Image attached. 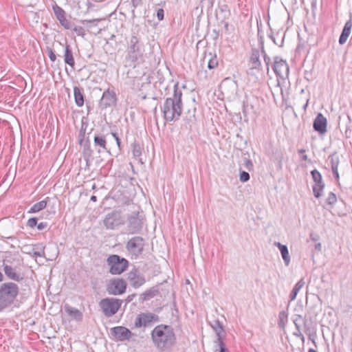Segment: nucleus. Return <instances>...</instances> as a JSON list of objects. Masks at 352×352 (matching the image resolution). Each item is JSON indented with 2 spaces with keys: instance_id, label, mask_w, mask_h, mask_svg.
<instances>
[{
  "instance_id": "f257e3e1",
  "label": "nucleus",
  "mask_w": 352,
  "mask_h": 352,
  "mask_svg": "<svg viewBox=\"0 0 352 352\" xmlns=\"http://www.w3.org/2000/svg\"><path fill=\"white\" fill-rule=\"evenodd\" d=\"M154 346L160 352L170 351L176 342V336L170 326L160 324L151 333Z\"/></svg>"
},
{
  "instance_id": "f03ea898",
  "label": "nucleus",
  "mask_w": 352,
  "mask_h": 352,
  "mask_svg": "<svg viewBox=\"0 0 352 352\" xmlns=\"http://www.w3.org/2000/svg\"><path fill=\"white\" fill-rule=\"evenodd\" d=\"M182 91L179 89V83L174 85L173 94L171 97L167 98L161 110L163 113L164 118L167 122H172L179 119L182 113Z\"/></svg>"
},
{
  "instance_id": "7ed1b4c3",
  "label": "nucleus",
  "mask_w": 352,
  "mask_h": 352,
  "mask_svg": "<svg viewBox=\"0 0 352 352\" xmlns=\"http://www.w3.org/2000/svg\"><path fill=\"white\" fill-rule=\"evenodd\" d=\"M125 60L131 65L141 58L144 52V46L140 38L133 35L127 42Z\"/></svg>"
},
{
  "instance_id": "20e7f679",
  "label": "nucleus",
  "mask_w": 352,
  "mask_h": 352,
  "mask_svg": "<svg viewBox=\"0 0 352 352\" xmlns=\"http://www.w3.org/2000/svg\"><path fill=\"white\" fill-rule=\"evenodd\" d=\"M19 294L18 285L12 282L3 283L0 286V311L10 306Z\"/></svg>"
},
{
  "instance_id": "39448f33",
  "label": "nucleus",
  "mask_w": 352,
  "mask_h": 352,
  "mask_svg": "<svg viewBox=\"0 0 352 352\" xmlns=\"http://www.w3.org/2000/svg\"><path fill=\"white\" fill-rule=\"evenodd\" d=\"M109 267V273L118 275L124 272L129 266V261L119 255L111 254L107 259Z\"/></svg>"
},
{
  "instance_id": "423d86ee",
  "label": "nucleus",
  "mask_w": 352,
  "mask_h": 352,
  "mask_svg": "<svg viewBox=\"0 0 352 352\" xmlns=\"http://www.w3.org/2000/svg\"><path fill=\"white\" fill-rule=\"evenodd\" d=\"M122 301L118 298H106L99 302V307L106 317H111L120 309Z\"/></svg>"
},
{
  "instance_id": "0eeeda50",
  "label": "nucleus",
  "mask_w": 352,
  "mask_h": 352,
  "mask_svg": "<svg viewBox=\"0 0 352 352\" xmlns=\"http://www.w3.org/2000/svg\"><path fill=\"white\" fill-rule=\"evenodd\" d=\"M144 216L139 212H133L127 218V229L130 234L139 233L143 227Z\"/></svg>"
},
{
  "instance_id": "6e6552de",
  "label": "nucleus",
  "mask_w": 352,
  "mask_h": 352,
  "mask_svg": "<svg viewBox=\"0 0 352 352\" xmlns=\"http://www.w3.org/2000/svg\"><path fill=\"white\" fill-rule=\"evenodd\" d=\"M144 248V239L142 236H133L126 244V250L136 256L140 255Z\"/></svg>"
},
{
  "instance_id": "1a4fd4ad",
  "label": "nucleus",
  "mask_w": 352,
  "mask_h": 352,
  "mask_svg": "<svg viewBox=\"0 0 352 352\" xmlns=\"http://www.w3.org/2000/svg\"><path fill=\"white\" fill-rule=\"evenodd\" d=\"M103 223L105 228L109 230H113L116 227L123 225L124 221L120 212L114 210L108 213L103 220Z\"/></svg>"
},
{
  "instance_id": "9d476101",
  "label": "nucleus",
  "mask_w": 352,
  "mask_h": 352,
  "mask_svg": "<svg viewBox=\"0 0 352 352\" xmlns=\"http://www.w3.org/2000/svg\"><path fill=\"white\" fill-rule=\"evenodd\" d=\"M272 69L276 74L277 77L282 79L288 78L289 68L286 60L282 59L278 56H276L274 60Z\"/></svg>"
},
{
  "instance_id": "9b49d317",
  "label": "nucleus",
  "mask_w": 352,
  "mask_h": 352,
  "mask_svg": "<svg viewBox=\"0 0 352 352\" xmlns=\"http://www.w3.org/2000/svg\"><path fill=\"white\" fill-rule=\"evenodd\" d=\"M126 283L122 278H113L107 285V292L111 295H120L125 292Z\"/></svg>"
},
{
  "instance_id": "f8f14e48",
  "label": "nucleus",
  "mask_w": 352,
  "mask_h": 352,
  "mask_svg": "<svg viewBox=\"0 0 352 352\" xmlns=\"http://www.w3.org/2000/svg\"><path fill=\"white\" fill-rule=\"evenodd\" d=\"M159 321V316L155 314L147 312L138 316L135 321V327H148L153 323Z\"/></svg>"
},
{
  "instance_id": "ddd939ff",
  "label": "nucleus",
  "mask_w": 352,
  "mask_h": 352,
  "mask_svg": "<svg viewBox=\"0 0 352 352\" xmlns=\"http://www.w3.org/2000/svg\"><path fill=\"white\" fill-rule=\"evenodd\" d=\"M311 175L314 182L313 186V192L316 198H319L322 195L323 190L325 184L322 180L321 173L316 169L311 171Z\"/></svg>"
},
{
  "instance_id": "4468645a",
  "label": "nucleus",
  "mask_w": 352,
  "mask_h": 352,
  "mask_svg": "<svg viewBox=\"0 0 352 352\" xmlns=\"http://www.w3.org/2000/svg\"><path fill=\"white\" fill-rule=\"evenodd\" d=\"M111 334L114 338L120 342L129 340L132 337V332L125 327L117 326L111 329Z\"/></svg>"
},
{
  "instance_id": "2eb2a0df",
  "label": "nucleus",
  "mask_w": 352,
  "mask_h": 352,
  "mask_svg": "<svg viewBox=\"0 0 352 352\" xmlns=\"http://www.w3.org/2000/svg\"><path fill=\"white\" fill-rule=\"evenodd\" d=\"M127 278L131 285L134 288H139L146 282L144 275L135 268H133L128 273Z\"/></svg>"
},
{
  "instance_id": "dca6fc26",
  "label": "nucleus",
  "mask_w": 352,
  "mask_h": 352,
  "mask_svg": "<svg viewBox=\"0 0 352 352\" xmlns=\"http://www.w3.org/2000/svg\"><path fill=\"white\" fill-rule=\"evenodd\" d=\"M8 263L9 261L8 260H4L3 261V270L7 278L16 282H19L23 280V277L22 274L17 272L16 267H13L9 265Z\"/></svg>"
},
{
  "instance_id": "f3484780",
  "label": "nucleus",
  "mask_w": 352,
  "mask_h": 352,
  "mask_svg": "<svg viewBox=\"0 0 352 352\" xmlns=\"http://www.w3.org/2000/svg\"><path fill=\"white\" fill-rule=\"evenodd\" d=\"M116 103V94L113 90L109 89L104 91L100 100V107L106 109L115 105Z\"/></svg>"
},
{
  "instance_id": "a211bd4d",
  "label": "nucleus",
  "mask_w": 352,
  "mask_h": 352,
  "mask_svg": "<svg viewBox=\"0 0 352 352\" xmlns=\"http://www.w3.org/2000/svg\"><path fill=\"white\" fill-rule=\"evenodd\" d=\"M53 10L60 25L66 30H71L73 28V23L66 19L65 10L58 6L53 7Z\"/></svg>"
},
{
  "instance_id": "6ab92c4d",
  "label": "nucleus",
  "mask_w": 352,
  "mask_h": 352,
  "mask_svg": "<svg viewBox=\"0 0 352 352\" xmlns=\"http://www.w3.org/2000/svg\"><path fill=\"white\" fill-rule=\"evenodd\" d=\"M260 52L257 49H252L251 56L250 57V67L248 70V74H252L254 69L259 70L261 63L259 60Z\"/></svg>"
},
{
  "instance_id": "aec40b11",
  "label": "nucleus",
  "mask_w": 352,
  "mask_h": 352,
  "mask_svg": "<svg viewBox=\"0 0 352 352\" xmlns=\"http://www.w3.org/2000/svg\"><path fill=\"white\" fill-rule=\"evenodd\" d=\"M327 118L321 113H319L314 121L313 127L316 131L324 134L327 132Z\"/></svg>"
},
{
  "instance_id": "412c9836",
  "label": "nucleus",
  "mask_w": 352,
  "mask_h": 352,
  "mask_svg": "<svg viewBox=\"0 0 352 352\" xmlns=\"http://www.w3.org/2000/svg\"><path fill=\"white\" fill-rule=\"evenodd\" d=\"M352 28V19L350 17V19L345 23L344 26L342 29V33L339 38V44L340 45H344L349 37V36L351 34Z\"/></svg>"
},
{
  "instance_id": "4be33fe9",
  "label": "nucleus",
  "mask_w": 352,
  "mask_h": 352,
  "mask_svg": "<svg viewBox=\"0 0 352 352\" xmlns=\"http://www.w3.org/2000/svg\"><path fill=\"white\" fill-rule=\"evenodd\" d=\"M274 245L279 249L285 265L288 266L290 263V256L287 246L286 245L281 244L280 242H274Z\"/></svg>"
},
{
  "instance_id": "5701e85b",
  "label": "nucleus",
  "mask_w": 352,
  "mask_h": 352,
  "mask_svg": "<svg viewBox=\"0 0 352 352\" xmlns=\"http://www.w3.org/2000/svg\"><path fill=\"white\" fill-rule=\"evenodd\" d=\"M50 201V198L47 197L45 199L34 204L28 210V213H36L43 210L47 207V203Z\"/></svg>"
},
{
  "instance_id": "b1692460",
  "label": "nucleus",
  "mask_w": 352,
  "mask_h": 352,
  "mask_svg": "<svg viewBox=\"0 0 352 352\" xmlns=\"http://www.w3.org/2000/svg\"><path fill=\"white\" fill-rule=\"evenodd\" d=\"M64 61L66 64L74 67L75 61L70 46L66 44L65 47Z\"/></svg>"
},
{
  "instance_id": "393cba45",
  "label": "nucleus",
  "mask_w": 352,
  "mask_h": 352,
  "mask_svg": "<svg viewBox=\"0 0 352 352\" xmlns=\"http://www.w3.org/2000/svg\"><path fill=\"white\" fill-rule=\"evenodd\" d=\"M65 310L68 314V315L74 318L75 320L80 321L82 319V314L78 309L72 307L69 305H65Z\"/></svg>"
},
{
  "instance_id": "a878e982",
  "label": "nucleus",
  "mask_w": 352,
  "mask_h": 352,
  "mask_svg": "<svg viewBox=\"0 0 352 352\" xmlns=\"http://www.w3.org/2000/svg\"><path fill=\"white\" fill-rule=\"evenodd\" d=\"M302 320V316L301 315H295L294 318L293 320L295 327H296V331L294 332V336H295L297 338H301L302 337V333L301 331V322Z\"/></svg>"
},
{
  "instance_id": "bb28decb",
  "label": "nucleus",
  "mask_w": 352,
  "mask_h": 352,
  "mask_svg": "<svg viewBox=\"0 0 352 352\" xmlns=\"http://www.w3.org/2000/svg\"><path fill=\"white\" fill-rule=\"evenodd\" d=\"M74 95L75 102L77 106L82 107L84 104V96L82 91L80 88L77 86L74 87Z\"/></svg>"
},
{
  "instance_id": "cd10ccee",
  "label": "nucleus",
  "mask_w": 352,
  "mask_h": 352,
  "mask_svg": "<svg viewBox=\"0 0 352 352\" xmlns=\"http://www.w3.org/2000/svg\"><path fill=\"white\" fill-rule=\"evenodd\" d=\"M132 153L135 158L138 159L141 163H143L142 159L140 158L142 155V152L143 150V146L138 142H134L132 144Z\"/></svg>"
},
{
  "instance_id": "c85d7f7f",
  "label": "nucleus",
  "mask_w": 352,
  "mask_h": 352,
  "mask_svg": "<svg viewBox=\"0 0 352 352\" xmlns=\"http://www.w3.org/2000/svg\"><path fill=\"white\" fill-rule=\"evenodd\" d=\"M94 143L96 147H100L104 150H107V141L105 136L102 134H95L94 138Z\"/></svg>"
},
{
  "instance_id": "c756f323",
  "label": "nucleus",
  "mask_w": 352,
  "mask_h": 352,
  "mask_svg": "<svg viewBox=\"0 0 352 352\" xmlns=\"http://www.w3.org/2000/svg\"><path fill=\"white\" fill-rule=\"evenodd\" d=\"M304 285H305V281L302 278L294 285V287L289 295V301H293L296 299L298 292L303 287Z\"/></svg>"
},
{
  "instance_id": "7c9ffc66",
  "label": "nucleus",
  "mask_w": 352,
  "mask_h": 352,
  "mask_svg": "<svg viewBox=\"0 0 352 352\" xmlns=\"http://www.w3.org/2000/svg\"><path fill=\"white\" fill-rule=\"evenodd\" d=\"M211 326H212V328L215 331L217 338H221L225 337L224 329L223 328L222 324L220 323V322L219 320H214V323Z\"/></svg>"
},
{
  "instance_id": "2f4dec72",
  "label": "nucleus",
  "mask_w": 352,
  "mask_h": 352,
  "mask_svg": "<svg viewBox=\"0 0 352 352\" xmlns=\"http://www.w3.org/2000/svg\"><path fill=\"white\" fill-rule=\"evenodd\" d=\"M159 293V289L157 287H151V289L145 291L142 294V298L143 300H148L151 298L156 296Z\"/></svg>"
},
{
  "instance_id": "473e14b6",
  "label": "nucleus",
  "mask_w": 352,
  "mask_h": 352,
  "mask_svg": "<svg viewBox=\"0 0 352 352\" xmlns=\"http://www.w3.org/2000/svg\"><path fill=\"white\" fill-rule=\"evenodd\" d=\"M301 323L303 324L305 333L309 336V339H311V335L315 333L314 329L311 326V322H309L307 319L302 317Z\"/></svg>"
},
{
  "instance_id": "72a5a7b5",
  "label": "nucleus",
  "mask_w": 352,
  "mask_h": 352,
  "mask_svg": "<svg viewBox=\"0 0 352 352\" xmlns=\"http://www.w3.org/2000/svg\"><path fill=\"white\" fill-rule=\"evenodd\" d=\"M82 155L83 158H93V151L89 140H87L83 145Z\"/></svg>"
},
{
  "instance_id": "f704fd0d",
  "label": "nucleus",
  "mask_w": 352,
  "mask_h": 352,
  "mask_svg": "<svg viewBox=\"0 0 352 352\" xmlns=\"http://www.w3.org/2000/svg\"><path fill=\"white\" fill-rule=\"evenodd\" d=\"M208 56H209L208 68L210 69H214L218 65V60L216 54L209 53Z\"/></svg>"
},
{
  "instance_id": "c9c22d12",
  "label": "nucleus",
  "mask_w": 352,
  "mask_h": 352,
  "mask_svg": "<svg viewBox=\"0 0 352 352\" xmlns=\"http://www.w3.org/2000/svg\"><path fill=\"white\" fill-rule=\"evenodd\" d=\"M329 159L330 160L331 169L332 168H338L340 160H339V157H338V155L337 154V153L335 152V153H332L331 155H330L329 156Z\"/></svg>"
},
{
  "instance_id": "e433bc0d",
  "label": "nucleus",
  "mask_w": 352,
  "mask_h": 352,
  "mask_svg": "<svg viewBox=\"0 0 352 352\" xmlns=\"http://www.w3.org/2000/svg\"><path fill=\"white\" fill-rule=\"evenodd\" d=\"M223 340V338H217L215 343L218 348L215 349L214 352H228V349Z\"/></svg>"
},
{
  "instance_id": "4c0bfd02",
  "label": "nucleus",
  "mask_w": 352,
  "mask_h": 352,
  "mask_svg": "<svg viewBox=\"0 0 352 352\" xmlns=\"http://www.w3.org/2000/svg\"><path fill=\"white\" fill-rule=\"evenodd\" d=\"M74 32H76V34L78 35V36H80L82 37H84L85 35V29L81 27V26H78V25H75L74 23H73V28L71 29Z\"/></svg>"
},
{
  "instance_id": "58836bf2",
  "label": "nucleus",
  "mask_w": 352,
  "mask_h": 352,
  "mask_svg": "<svg viewBox=\"0 0 352 352\" xmlns=\"http://www.w3.org/2000/svg\"><path fill=\"white\" fill-rule=\"evenodd\" d=\"M337 201V197L335 193L331 192L329 193L326 202L329 206H333Z\"/></svg>"
},
{
  "instance_id": "ea45409f",
  "label": "nucleus",
  "mask_w": 352,
  "mask_h": 352,
  "mask_svg": "<svg viewBox=\"0 0 352 352\" xmlns=\"http://www.w3.org/2000/svg\"><path fill=\"white\" fill-rule=\"evenodd\" d=\"M250 179V175L246 171H241L240 173V181L241 182H246Z\"/></svg>"
},
{
  "instance_id": "a19ab883",
  "label": "nucleus",
  "mask_w": 352,
  "mask_h": 352,
  "mask_svg": "<svg viewBox=\"0 0 352 352\" xmlns=\"http://www.w3.org/2000/svg\"><path fill=\"white\" fill-rule=\"evenodd\" d=\"M37 221H38V219L37 218L32 217V218L28 219V221L27 222V226H28V227H30L31 228H33L36 226H37Z\"/></svg>"
},
{
  "instance_id": "79ce46f5",
  "label": "nucleus",
  "mask_w": 352,
  "mask_h": 352,
  "mask_svg": "<svg viewBox=\"0 0 352 352\" xmlns=\"http://www.w3.org/2000/svg\"><path fill=\"white\" fill-rule=\"evenodd\" d=\"M164 11L162 8H159L157 10L156 15H157V18L158 19L159 21H162L164 19Z\"/></svg>"
},
{
  "instance_id": "37998d69",
  "label": "nucleus",
  "mask_w": 352,
  "mask_h": 352,
  "mask_svg": "<svg viewBox=\"0 0 352 352\" xmlns=\"http://www.w3.org/2000/svg\"><path fill=\"white\" fill-rule=\"evenodd\" d=\"M244 165L248 170H250L253 168V164L249 159L245 160Z\"/></svg>"
},
{
  "instance_id": "c03bdc74",
  "label": "nucleus",
  "mask_w": 352,
  "mask_h": 352,
  "mask_svg": "<svg viewBox=\"0 0 352 352\" xmlns=\"http://www.w3.org/2000/svg\"><path fill=\"white\" fill-rule=\"evenodd\" d=\"M47 51L50 59L53 62L55 61L56 59V56L53 52V50L52 49H49Z\"/></svg>"
},
{
  "instance_id": "a18cd8bd",
  "label": "nucleus",
  "mask_w": 352,
  "mask_h": 352,
  "mask_svg": "<svg viewBox=\"0 0 352 352\" xmlns=\"http://www.w3.org/2000/svg\"><path fill=\"white\" fill-rule=\"evenodd\" d=\"M112 135L115 138L117 145L119 147V148L120 149L121 148V141H120V139L119 138L118 134L116 133H112Z\"/></svg>"
},
{
  "instance_id": "49530a36",
  "label": "nucleus",
  "mask_w": 352,
  "mask_h": 352,
  "mask_svg": "<svg viewBox=\"0 0 352 352\" xmlns=\"http://www.w3.org/2000/svg\"><path fill=\"white\" fill-rule=\"evenodd\" d=\"M47 227V222H41L37 225V229L38 230H42Z\"/></svg>"
},
{
  "instance_id": "de8ad7c7",
  "label": "nucleus",
  "mask_w": 352,
  "mask_h": 352,
  "mask_svg": "<svg viewBox=\"0 0 352 352\" xmlns=\"http://www.w3.org/2000/svg\"><path fill=\"white\" fill-rule=\"evenodd\" d=\"M338 168H332L331 170H332V173L333 174V176L336 179V180L337 181V182H339V178H340V176H339V173H338Z\"/></svg>"
},
{
  "instance_id": "09e8293b",
  "label": "nucleus",
  "mask_w": 352,
  "mask_h": 352,
  "mask_svg": "<svg viewBox=\"0 0 352 352\" xmlns=\"http://www.w3.org/2000/svg\"><path fill=\"white\" fill-rule=\"evenodd\" d=\"M142 0H131V3L133 5V7L134 8H137L140 5L142 4Z\"/></svg>"
},
{
  "instance_id": "8fccbe9b",
  "label": "nucleus",
  "mask_w": 352,
  "mask_h": 352,
  "mask_svg": "<svg viewBox=\"0 0 352 352\" xmlns=\"http://www.w3.org/2000/svg\"><path fill=\"white\" fill-rule=\"evenodd\" d=\"M264 61L265 63V65L267 66V70L269 71V65L270 63V58L268 57L266 54H264Z\"/></svg>"
},
{
  "instance_id": "3c124183",
  "label": "nucleus",
  "mask_w": 352,
  "mask_h": 352,
  "mask_svg": "<svg viewBox=\"0 0 352 352\" xmlns=\"http://www.w3.org/2000/svg\"><path fill=\"white\" fill-rule=\"evenodd\" d=\"M212 36L213 39H214V41H217V40L218 39V38H219V31H218V30H215V29H214V30H212Z\"/></svg>"
},
{
  "instance_id": "603ef678",
  "label": "nucleus",
  "mask_w": 352,
  "mask_h": 352,
  "mask_svg": "<svg viewBox=\"0 0 352 352\" xmlns=\"http://www.w3.org/2000/svg\"><path fill=\"white\" fill-rule=\"evenodd\" d=\"M278 318H279L280 322H283L284 318H287V316L284 311H281L279 313Z\"/></svg>"
},
{
  "instance_id": "864d4df0",
  "label": "nucleus",
  "mask_w": 352,
  "mask_h": 352,
  "mask_svg": "<svg viewBox=\"0 0 352 352\" xmlns=\"http://www.w3.org/2000/svg\"><path fill=\"white\" fill-rule=\"evenodd\" d=\"M84 160L86 162V168L89 169L93 158H84Z\"/></svg>"
},
{
  "instance_id": "5fc2aeb1",
  "label": "nucleus",
  "mask_w": 352,
  "mask_h": 352,
  "mask_svg": "<svg viewBox=\"0 0 352 352\" xmlns=\"http://www.w3.org/2000/svg\"><path fill=\"white\" fill-rule=\"evenodd\" d=\"M43 251H34L33 255L34 256H43Z\"/></svg>"
},
{
  "instance_id": "6e6d98bb",
  "label": "nucleus",
  "mask_w": 352,
  "mask_h": 352,
  "mask_svg": "<svg viewBox=\"0 0 352 352\" xmlns=\"http://www.w3.org/2000/svg\"><path fill=\"white\" fill-rule=\"evenodd\" d=\"M315 248L316 250H318V251H320L321 250V243H318L317 244L315 245Z\"/></svg>"
},
{
  "instance_id": "4d7b16f0",
  "label": "nucleus",
  "mask_w": 352,
  "mask_h": 352,
  "mask_svg": "<svg viewBox=\"0 0 352 352\" xmlns=\"http://www.w3.org/2000/svg\"><path fill=\"white\" fill-rule=\"evenodd\" d=\"M90 200H91V201H96V200H97V197H96V196H95V195H92V196L91 197V198H90Z\"/></svg>"
},
{
  "instance_id": "13d9d810",
  "label": "nucleus",
  "mask_w": 352,
  "mask_h": 352,
  "mask_svg": "<svg viewBox=\"0 0 352 352\" xmlns=\"http://www.w3.org/2000/svg\"><path fill=\"white\" fill-rule=\"evenodd\" d=\"M310 237H311V239L313 241H316V240L318 239V236H317L316 238L313 237V234H310Z\"/></svg>"
},
{
  "instance_id": "bf43d9fd",
  "label": "nucleus",
  "mask_w": 352,
  "mask_h": 352,
  "mask_svg": "<svg viewBox=\"0 0 352 352\" xmlns=\"http://www.w3.org/2000/svg\"><path fill=\"white\" fill-rule=\"evenodd\" d=\"M302 160H305V161L307 160V155H303L302 157Z\"/></svg>"
},
{
  "instance_id": "052dcab7",
  "label": "nucleus",
  "mask_w": 352,
  "mask_h": 352,
  "mask_svg": "<svg viewBox=\"0 0 352 352\" xmlns=\"http://www.w3.org/2000/svg\"><path fill=\"white\" fill-rule=\"evenodd\" d=\"M96 20H93V22L95 21ZM88 22H92V21H87V20H84L82 21V23H88Z\"/></svg>"
},
{
  "instance_id": "680f3d73",
  "label": "nucleus",
  "mask_w": 352,
  "mask_h": 352,
  "mask_svg": "<svg viewBox=\"0 0 352 352\" xmlns=\"http://www.w3.org/2000/svg\"><path fill=\"white\" fill-rule=\"evenodd\" d=\"M308 352H318V351L314 349H309Z\"/></svg>"
},
{
  "instance_id": "e2e57ef3",
  "label": "nucleus",
  "mask_w": 352,
  "mask_h": 352,
  "mask_svg": "<svg viewBox=\"0 0 352 352\" xmlns=\"http://www.w3.org/2000/svg\"><path fill=\"white\" fill-rule=\"evenodd\" d=\"M3 276L2 273L0 272V282L3 280Z\"/></svg>"
},
{
  "instance_id": "0e129e2a",
  "label": "nucleus",
  "mask_w": 352,
  "mask_h": 352,
  "mask_svg": "<svg viewBox=\"0 0 352 352\" xmlns=\"http://www.w3.org/2000/svg\"><path fill=\"white\" fill-rule=\"evenodd\" d=\"M299 338L302 340V342H305V337H304V336H303V335H302V337Z\"/></svg>"
},
{
  "instance_id": "69168bd1",
  "label": "nucleus",
  "mask_w": 352,
  "mask_h": 352,
  "mask_svg": "<svg viewBox=\"0 0 352 352\" xmlns=\"http://www.w3.org/2000/svg\"><path fill=\"white\" fill-rule=\"evenodd\" d=\"M298 152H299L300 153H302L305 152V149H300V150H299V151H298Z\"/></svg>"
},
{
  "instance_id": "338daca9",
  "label": "nucleus",
  "mask_w": 352,
  "mask_h": 352,
  "mask_svg": "<svg viewBox=\"0 0 352 352\" xmlns=\"http://www.w3.org/2000/svg\"><path fill=\"white\" fill-rule=\"evenodd\" d=\"M55 212H56V211L54 210L50 212V213L52 214H54Z\"/></svg>"
},
{
  "instance_id": "774afa93",
  "label": "nucleus",
  "mask_w": 352,
  "mask_h": 352,
  "mask_svg": "<svg viewBox=\"0 0 352 352\" xmlns=\"http://www.w3.org/2000/svg\"><path fill=\"white\" fill-rule=\"evenodd\" d=\"M228 23L226 22V23H225V28H228Z\"/></svg>"
}]
</instances>
